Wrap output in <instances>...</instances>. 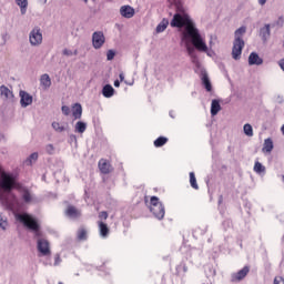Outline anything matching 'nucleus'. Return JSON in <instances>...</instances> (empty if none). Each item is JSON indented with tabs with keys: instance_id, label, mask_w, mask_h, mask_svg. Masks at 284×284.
<instances>
[{
	"instance_id": "72a5a7b5",
	"label": "nucleus",
	"mask_w": 284,
	"mask_h": 284,
	"mask_svg": "<svg viewBox=\"0 0 284 284\" xmlns=\"http://www.w3.org/2000/svg\"><path fill=\"white\" fill-rule=\"evenodd\" d=\"M52 128L55 132H63V130H65V128H63L59 122H53Z\"/></svg>"
},
{
	"instance_id": "6ab92c4d",
	"label": "nucleus",
	"mask_w": 284,
	"mask_h": 284,
	"mask_svg": "<svg viewBox=\"0 0 284 284\" xmlns=\"http://www.w3.org/2000/svg\"><path fill=\"white\" fill-rule=\"evenodd\" d=\"M102 94L105 99H111V97H114V88L110 84H105L102 89Z\"/></svg>"
},
{
	"instance_id": "c756f323",
	"label": "nucleus",
	"mask_w": 284,
	"mask_h": 284,
	"mask_svg": "<svg viewBox=\"0 0 284 284\" xmlns=\"http://www.w3.org/2000/svg\"><path fill=\"white\" fill-rule=\"evenodd\" d=\"M189 176L191 187H193V190H199V183H196V175L194 174V172H190Z\"/></svg>"
},
{
	"instance_id": "ddd939ff",
	"label": "nucleus",
	"mask_w": 284,
	"mask_h": 284,
	"mask_svg": "<svg viewBox=\"0 0 284 284\" xmlns=\"http://www.w3.org/2000/svg\"><path fill=\"white\" fill-rule=\"evenodd\" d=\"M120 14L124 17V19H132V17L135 14V11L131 6H123L120 8Z\"/></svg>"
},
{
	"instance_id": "9b49d317",
	"label": "nucleus",
	"mask_w": 284,
	"mask_h": 284,
	"mask_svg": "<svg viewBox=\"0 0 284 284\" xmlns=\"http://www.w3.org/2000/svg\"><path fill=\"white\" fill-rule=\"evenodd\" d=\"M0 97L4 101H13L14 99V93H12L11 90L8 89L6 85L0 87Z\"/></svg>"
},
{
	"instance_id": "f03ea898",
	"label": "nucleus",
	"mask_w": 284,
	"mask_h": 284,
	"mask_svg": "<svg viewBox=\"0 0 284 284\" xmlns=\"http://www.w3.org/2000/svg\"><path fill=\"white\" fill-rule=\"evenodd\" d=\"M149 209L150 212L153 213V216L159 221H163V219H165V206L161 201H159L158 196L150 197Z\"/></svg>"
},
{
	"instance_id": "8fccbe9b",
	"label": "nucleus",
	"mask_w": 284,
	"mask_h": 284,
	"mask_svg": "<svg viewBox=\"0 0 284 284\" xmlns=\"http://www.w3.org/2000/svg\"><path fill=\"white\" fill-rule=\"evenodd\" d=\"M171 6H174V3H178L179 0H168Z\"/></svg>"
},
{
	"instance_id": "bf43d9fd",
	"label": "nucleus",
	"mask_w": 284,
	"mask_h": 284,
	"mask_svg": "<svg viewBox=\"0 0 284 284\" xmlns=\"http://www.w3.org/2000/svg\"><path fill=\"white\" fill-rule=\"evenodd\" d=\"M58 284H63V282H59Z\"/></svg>"
},
{
	"instance_id": "052dcab7",
	"label": "nucleus",
	"mask_w": 284,
	"mask_h": 284,
	"mask_svg": "<svg viewBox=\"0 0 284 284\" xmlns=\"http://www.w3.org/2000/svg\"><path fill=\"white\" fill-rule=\"evenodd\" d=\"M74 54H77V51L74 52Z\"/></svg>"
},
{
	"instance_id": "f257e3e1",
	"label": "nucleus",
	"mask_w": 284,
	"mask_h": 284,
	"mask_svg": "<svg viewBox=\"0 0 284 284\" xmlns=\"http://www.w3.org/2000/svg\"><path fill=\"white\" fill-rule=\"evenodd\" d=\"M183 39H191V43H193L194 48L199 50V52H207V44L203 41L199 29L194 27V22L187 17H183L180 13H175L171 21V28H184Z\"/></svg>"
},
{
	"instance_id": "f704fd0d",
	"label": "nucleus",
	"mask_w": 284,
	"mask_h": 284,
	"mask_svg": "<svg viewBox=\"0 0 284 284\" xmlns=\"http://www.w3.org/2000/svg\"><path fill=\"white\" fill-rule=\"evenodd\" d=\"M0 227L1 230H6V227H8V221L3 220L2 215H0Z\"/></svg>"
},
{
	"instance_id": "09e8293b",
	"label": "nucleus",
	"mask_w": 284,
	"mask_h": 284,
	"mask_svg": "<svg viewBox=\"0 0 284 284\" xmlns=\"http://www.w3.org/2000/svg\"><path fill=\"white\" fill-rule=\"evenodd\" d=\"M113 85H114V88H120L121 87V82L119 80H115Z\"/></svg>"
},
{
	"instance_id": "2f4dec72",
	"label": "nucleus",
	"mask_w": 284,
	"mask_h": 284,
	"mask_svg": "<svg viewBox=\"0 0 284 284\" xmlns=\"http://www.w3.org/2000/svg\"><path fill=\"white\" fill-rule=\"evenodd\" d=\"M244 134H246V136H254V129L252 128V125L250 123L244 124Z\"/></svg>"
},
{
	"instance_id": "49530a36",
	"label": "nucleus",
	"mask_w": 284,
	"mask_h": 284,
	"mask_svg": "<svg viewBox=\"0 0 284 284\" xmlns=\"http://www.w3.org/2000/svg\"><path fill=\"white\" fill-rule=\"evenodd\" d=\"M59 263H61V256L57 255L54 265H59Z\"/></svg>"
},
{
	"instance_id": "79ce46f5",
	"label": "nucleus",
	"mask_w": 284,
	"mask_h": 284,
	"mask_svg": "<svg viewBox=\"0 0 284 284\" xmlns=\"http://www.w3.org/2000/svg\"><path fill=\"white\" fill-rule=\"evenodd\" d=\"M63 54H64V57H72V50H70V49H64L63 50Z\"/></svg>"
},
{
	"instance_id": "1a4fd4ad",
	"label": "nucleus",
	"mask_w": 284,
	"mask_h": 284,
	"mask_svg": "<svg viewBox=\"0 0 284 284\" xmlns=\"http://www.w3.org/2000/svg\"><path fill=\"white\" fill-rule=\"evenodd\" d=\"M250 274V266H244L242 270H240L237 273H233L231 276L232 283H239L245 278Z\"/></svg>"
},
{
	"instance_id": "4d7b16f0",
	"label": "nucleus",
	"mask_w": 284,
	"mask_h": 284,
	"mask_svg": "<svg viewBox=\"0 0 284 284\" xmlns=\"http://www.w3.org/2000/svg\"><path fill=\"white\" fill-rule=\"evenodd\" d=\"M84 3H88V0H83Z\"/></svg>"
},
{
	"instance_id": "5701e85b",
	"label": "nucleus",
	"mask_w": 284,
	"mask_h": 284,
	"mask_svg": "<svg viewBox=\"0 0 284 284\" xmlns=\"http://www.w3.org/2000/svg\"><path fill=\"white\" fill-rule=\"evenodd\" d=\"M270 24H265L261 30H260V37L263 39V41H267L270 39Z\"/></svg>"
},
{
	"instance_id": "6e6d98bb",
	"label": "nucleus",
	"mask_w": 284,
	"mask_h": 284,
	"mask_svg": "<svg viewBox=\"0 0 284 284\" xmlns=\"http://www.w3.org/2000/svg\"><path fill=\"white\" fill-rule=\"evenodd\" d=\"M144 202L148 203V196L144 197Z\"/></svg>"
},
{
	"instance_id": "c03bdc74",
	"label": "nucleus",
	"mask_w": 284,
	"mask_h": 284,
	"mask_svg": "<svg viewBox=\"0 0 284 284\" xmlns=\"http://www.w3.org/2000/svg\"><path fill=\"white\" fill-rule=\"evenodd\" d=\"M0 201H2V203H6L7 205H10V202H8L3 194H0Z\"/></svg>"
},
{
	"instance_id": "20e7f679",
	"label": "nucleus",
	"mask_w": 284,
	"mask_h": 284,
	"mask_svg": "<svg viewBox=\"0 0 284 284\" xmlns=\"http://www.w3.org/2000/svg\"><path fill=\"white\" fill-rule=\"evenodd\" d=\"M21 223H23V225H26V227H28L29 230H32V232H34L36 236H41V231L40 226H39V222H37L34 220V217H32L31 215L28 214H23L19 216Z\"/></svg>"
},
{
	"instance_id": "4468645a",
	"label": "nucleus",
	"mask_w": 284,
	"mask_h": 284,
	"mask_svg": "<svg viewBox=\"0 0 284 284\" xmlns=\"http://www.w3.org/2000/svg\"><path fill=\"white\" fill-rule=\"evenodd\" d=\"M67 216L70 219H79L81 216V211L74 205H69L65 211Z\"/></svg>"
},
{
	"instance_id": "c85d7f7f",
	"label": "nucleus",
	"mask_w": 284,
	"mask_h": 284,
	"mask_svg": "<svg viewBox=\"0 0 284 284\" xmlns=\"http://www.w3.org/2000/svg\"><path fill=\"white\" fill-rule=\"evenodd\" d=\"M253 170L256 174H263V172H265V166L261 162L256 161Z\"/></svg>"
},
{
	"instance_id": "393cba45",
	"label": "nucleus",
	"mask_w": 284,
	"mask_h": 284,
	"mask_svg": "<svg viewBox=\"0 0 284 284\" xmlns=\"http://www.w3.org/2000/svg\"><path fill=\"white\" fill-rule=\"evenodd\" d=\"M202 83H203L206 92H212V82H210V78L207 77V74H203Z\"/></svg>"
},
{
	"instance_id": "6e6552de",
	"label": "nucleus",
	"mask_w": 284,
	"mask_h": 284,
	"mask_svg": "<svg viewBox=\"0 0 284 284\" xmlns=\"http://www.w3.org/2000/svg\"><path fill=\"white\" fill-rule=\"evenodd\" d=\"M92 43L95 50H100V48H103V44L105 43V36L103 34V32L95 31L92 36Z\"/></svg>"
},
{
	"instance_id": "13d9d810",
	"label": "nucleus",
	"mask_w": 284,
	"mask_h": 284,
	"mask_svg": "<svg viewBox=\"0 0 284 284\" xmlns=\"http://www.w3.org/2000/svg\"><path fill=\"white\" fill-rule=\"evenodd\" d=\"M282 181H283V183H284V175L282 176Z\"/></svg>"
},
{
	"instance_id": "a18cd8bd",
	"label": "nucleus",
	"mask_w": 284,
	"mask_h": 284,
	"mask_svg": "<svg viewBox=\"0 0 284 284\" xmlns=\"http://www.w3.org/2000/svg\"><path fill=\"white\" fill-rule=\"evenodd\" d=\"M278 65H280L281 70H283V72H284V59H281L278 61Z\"/></svg>"
},
{
	"instance_id": "f8f14e48",
	"label": "nucleus",
	"mask_w": 284,
	"mask_h": 284,
	"mask_svg": "<svg viewBox=\"0 0 284 284\" xmlns=\"http://www.w3.org/2000/svg\"><path fill=\"white\" fill-rule=\"evenodd\" d=\"M20 103L22 108H28V105H32V95H30L26 91H20Z\"/></svg>"
},
{
	"instance_id": "a19ab883",
	"label": "nucleus",
	"mask_w": 284,
	"mask_h": 284,
	"mask_svg": "<svg viewBox=\"0 0 284 284\" xmlns=\"http://www.w3.org/2000/svg\"><path fill=\"white\" fill-rule=\"evenodd\" d=\"M47 152H48L49 154H52V153L54 152V146H53L52 144H48V145H47Z\"/></svg>"
},
{
	"instance_id": "cd10ccee",
	"label": "nucleus",
	"mask_w": 284,
	"mask_h": 284,
	"mask_svg": "<svg viewBox=\"0 0 284 284\" xmlns=\"http://www.w3.org/2000/svg\"><path fill=\"white\" fill-rule=\"evenodd\" d=\"M22 200L24 203H32V194L28 189L22 190Z\"/></svg>"
},
{
	"instance_id": "4be33fe9",
	"label": "nucleus",
	"mask_w": 284,
	"mask_h": 284,
	"mask_svg": "<svg viewBox=\"0 0 284 284\" xmlns=\"http://www.w3.org/2000/svg\"><path fill=\"white\" fill-rule=\"evenodd\" d=\"M274 150V142L272 141V139H266L264 141V146L262 149V152L270 154V152H272Z\"/></svg>"
},
{
	"instance_id": "39448f33",
	"label": "nucleus",
	"mask_w": 284,
	"mask_h": 284,
	"mask_svg": "<svg viewBox=\"0 0 284 284\" xmlns=\"http://www.w3.org/2000/svg\"><path fill=\"white\" fill-rule=\"evenodd\" d=\"M243 48H245V41H243L242 38L235 39L232 49V58L235 61H239V59H241V54H243Z\"/></svg>"
},
{
	"instance_id": "864d4df0",
	"label": "nucleus",
	"mask_w": 284,
	"mask_h": 284,
	"mask_svg": "<svg viewBox=\"0 0 284 284\" xmlns=\"http://www.w3.org/2000/svg\"><path fill=\"white\" fill-rule=\"evenodd\" d=\"M277 23H281V26H283V23H284L283 18H280Z\"/></svg>"
},
{
	"instance_id": "412c9836",
	"label": "nucleus",
	"mask_w": 284,
	"mask_h": 284,
	"mask_svg": "<svg viewBox=\"0 0 284 284\" xmlns=\"http://www.w3.org/2000/svg\"><path fill=\"white\" fill-rule=\"evenodd\" d=\"M82 114H83V108L81 106V104L75 103V104L73 105V110H72V115H73V118H74L75 120H77V119H81Z\"/></svg>"
},
{
	"instance_id": "b1692460",
	"label": "nucleus",
	"mask_w": 284,
	"mask_h": 284,
	"mask_svg": "<svg viewBox=\"0 0 284 284\" xmlns=\"http://www.w3.org/2000/svg\"><path fill=\"white\" fill-rule=\"evenodd\" d=\"M168 26H170V21H168V19H163L156 27V32L161 33V32H165V30H168Z\"/></svg>"
},
{
	"instance_id": "7ed1b4c3",
	"label": "nucleus",
	"mask_w": 284,
	"mask_h": 284,
	"mask_svg": "<svg viewBox=\"0 0 284 284\" xmlns=\"http://www.w3.org/2000/svg\"><path fill=\"white\" fill-rule=\"evenodd\" d=\"M0 187L3 192H12L17 187V179L13 174L2 172L0 175Z\"/></svg>"
},
{
	"instance_id": "3c124183",
	"label": "nucleus",
	"mask_w": 284,
	"mask_h": 284,
	"mask_svg": "<svg viewBox=\"0 0 284 284\" xmlns=\"http://www.w3.org/2000/svg\"><path fill=\"white\" fill-rule=\"evenodd\" d=\"M260 6H265L267 3V0H258Z\"/></svg>"
},
{
	"instance_id": "5fc2aeb1",
	"label": "nucleus",
	"mask_w": 284,
	"mask_h": 284,
	"mask_svg": "<svg viewBox=\"0 0 284 284\" xmlns=\"http://www.w3.org/2000/svg\"><path fill=\"white\" fill-rule=\"evenodd\" d=\"M282 134L284 135V124L281 128Z\"/></svg>"
},
{
	"instance_id": "473e14b6",
	"label": "nucleus",
	"mask_w": 284,
	"mask_h": 284,
	"mask_svg": "<svg viewBox=\"0 0 284 284\" xmlns=\"http://www.w3.org/2000/svg\"><path fill=\"white\" fill-rule=\"evenodd\" d=\"M246 29L245 27H241L235 31V39H241L243 34H245Z\"/></svg>"
},
{
	"instance_id": "ea45409f",
	"label": "nucleus",
	"mask_w": 284,
	"mask_h": 284,
	"mask_svg": "<svg viewBox=\"0 0 284 284\" xmlns=\"http://www.w3.org/2000/svg\"><path fill=\"white\" fill-rule=\"evenodd\" d=\"M274 284H284V278L282 276H277L274 278Z\"/></svg>"
},
{
	"instance_id": "c9c22d12",
	"label": "nucleus",
	"mask_w": 284,
	"mask_h": 284,
	"mask_svg": "<svg viewBox=\"0 0 284 284\" xmlns=\"http://www.w3.org/2000/svg\"><path fill=\"white\" fill-rule=\"evenodd\" d=\"M61 111H62V113L64 114V116H70V106L63 105V106L61 108Z\"/></svg>"
},
{
	"instance_id": "a878e982",
	"label": "nucleus",
	"mask_w": 284,
	"mask_h": 284,
	"mask_svg": "<svg viewBox=\"0 0 284 284\" xmlns=\"http://www.w3.org/2000/svg\"><path fill=\"white\" fill-rule=\"evenodd\" d=\"M169 139L165 136H159L156 140H154L153 145L154 148H163L168 143Z\"/></svg>"
},
{
	"instance_id": "0eeeda50",
	"label": "nucleus",
	"mask_w": 284,
	"mask_h": 284,
	"mask_svg": "<svg viewBox=\"0 0 284 284\" xmlns=\"http://www.w3.org/2000/svg\"><path fill=\"white\" fill-rule=\"evenodd\" d=\"M29 41L31 45H41V43H43V33H41V29L34 28L29 34Z\"/></svg>"
},
{
	"instance_id": "de8ad7c7",
	"label": "nucleus",
	"mask_w": 284,
	"mask_h": 284,
	"mask_svg": "<svg viewBox=\"0 0 284 284\" xmlns=\"http://www.w3.org/2000/svg\"><path fill=\"white\" fill-rule=\"evenodd\" d=\"M179 267H182L183 272H187V265L185 263L181 264Z\"/></svg>"
},
{
	"instance_id": "e433bc0d",
	"label": "nucleus",
	"mask_w": 284,
	"mask_h": 284,
	"mask_svg": "<svg viewBox=\"0 0 284 284\" xmlns=\"http://www.w3.org/2000/svg\"><path fill=\"white\" fill-rule=\"evenodd\" d=\"M115 54H116V53H114V51L109 50V51L106 52V59H108V61H112V59H114Z\"/></svg>"
},
{
	"instance_id": "603ef678",
	"label": "nucleus",
	"mask_w": 284,
	"mask_h": 284,
	"mask_svg": "<svg viewBox=\"0 0 284 284\" xmlns=\"http://www.w3.org/2000/svg\"><path fill=\"white\" fill-rule=\"evenodd\" d=\"M119 77H120V81H125V75L123 73H120Z\"/></svg>"
},
{
	"instance_id": "aec40b11",
	"label": "nucleus",
	"mask_w": 284,
	"mask_h": 284,
	"mask_svg": "<svg viewBox=\"0 0 284 284\" xmlns=\"http://www.w3.org/2000/svg\"><path fill=\"white\" fill-rule=\"evenodd\" d=\"M219 112H221V103L219 102V100H213L211 103V115L216 116Z\"/></svg>"
},
{
	"instance_id": "7c9ffc66",
	"label": "nucleus",
	"mask_w": 284,
	"mask_h": 284,
	"mask_svg": "<svg viewBox=\"0 0 284 284\" xmlns=\"http://www.w3.org/2000/svg\"><path fill=\"white\" fill-rule=\"evenodd\" d=\"M16 3L21 9V13L26 14V9L28 8V0H16Z\"/></svg>"
},
{
	"instance_id": "dca6fc26",
	"label": "nucleus",
	"mask_w": 284,
	"mask_h": 284,
	"mask_svg": "<svg viewBox=\"0 0 284 284\" xmlns=\"http://www.w3.org/2000/svg\"><path fill=\"white\" fill-rule=\"evenodd\" d=\"M99 230H100V236L103 239L108 237L110 234V227H108V224L103 223L102 221L98 222Z\"/></svg>"
},
{
	"instance_id": "f3484780",
	"label": "nucleus",
	"mask_w": 284,
	"mask_h": 284,
	"mask_svg": "<svg viewBox=\"0 0 284 284\" xmlns=\"http://www.w3.org/2000/svg\"><path fill=\"white\" fill-rule=\"evenodd\" d=\"M78 241H88V229L80 226L77 231Z\"/></svg>"
},
{
	"instance_id": "9d476101",
	"label": "nucleus",
	"mask_w": 284,
	"mask_h": 284,
	"mask_svg": "<svg viewBox=\"0 0 284 284\" xmlns=\"http://www.w3.org/2000/svg\"><path fill=\"white\" fill-rule=\"evenodd\" d=\"M98 168H99L101 174H110L111 172L114 171V168H112V164L105 159H101L99 161Z\"/></svg>"
},
{
	"instance_id": "2eb2a0df",
	"label": "nucleus",
	"mask_w": 284,
	"mask_h": 284,
	"mask_svg": "<svg viewBox=\"0 0 284 284\" xmlns=\"http://www.w3.org/2000/svg\"><path fill=\"white\" fill-rule=\"evenodd\" d=\"M248 65H263V59L258 57V53L252 52L248 55Z\"/></svg>"
},
{
	"instance_id": "4c0bfd02",
	"label": "nucleus",
	"mask_w": 284,
	"mask_h": 284,
	"mask_svg": "<svg viewBox=\"0 0 284 284\" xmlns=\"http://www.w3.org/2000/svg\"><path fill=\"white\" fill-rule=\"evenodd\" d=\"M99 219L101 221H108V212H105V211L100 212L99 213Z\"/></svg>"
},
{
	"instance_id": "58836bf2",
	"label": "nucleus",
	"mask_w": 284,
	"mask_h": 284,
	"mask_svg": "<svg viewBox=\"0 0 284 284\" xmlns=\"http://www.w3.org/2000/svg\"><path fill=\"white\" fill-rule=\"evenodd\" d=\"M38 159H39V153H32V154L29 156L30 163H32V161H37Z\"/></svg>"
},
{
	"instance_id": "bb28decb",
	"label": "nucleus",
	"mask_w": 284,
	"mask_h": 284,
	"mask_svg": "<svg viewBox=\"0 0 284 284\" xmlns=\"http://www.w3.org/2000/svg\"><path fill=\"white\" fill-rule=\"evenodd\" d=\"M88 130V124H85L82 121L77 122L75 124V132H79V134H83Z\"/></svg>"
},
{
	"instance_id": "37998d69",
	"label": "nucleus",
	"mask_w": 284,
	"mask_h": 284,
	"mask_svg": "<svg viewBox=\"0 0 284 284\" xmlns=\"http://www.w3.org/2000/svg\"><path fill=\"white\" fill-rule=\"evenodd\" d=\"M186 50H187L190 57H192V54H194V48L190 47L189 44H186Z\"/></svg>"
},
{
	"instance_id": "423d86ee",
	"label": "nucleus",
	"mask_w": 284,
	"mask_h": 284,
	"mask_svg": "<svg viewBox=\"0 0 284 284\" xmlns=\"http://www.w3.org/2000/svg\"><path fill=\"white\" fill-rule=\"evenodd\" d=\"M37 247L40 256H50L52 254L50 242L45 239H38Z\"/></svg>"
},
{
	"instance_id": "a211bd4d",
	"label": "nucleus",
	"mask_w": 284,
	"mask_h": 284,
	"mask_svg": "<svg viewBox=\"0 0 284 284\" xmlns=\"http://www.w3.org/2000/svg\"><path fill=\"white\" fill-rule=\"evenodd\" d=\"M40 83L44 90H48L50 85H52V80L50 79V75L48 73H44L41 75Z\"/></svg>"
}]
</instances>
